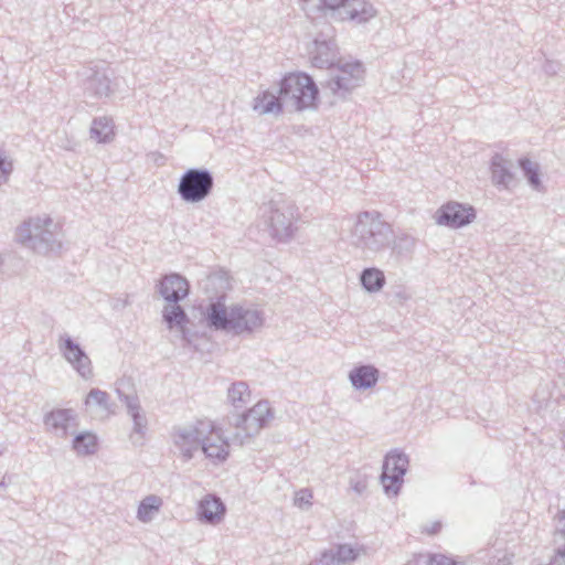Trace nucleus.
<instances>
[{"label":"nucleus","instance_id":"nucleus-1","mask_svg":"<svg viewBox=\"0 0 565 565\" xmlns=\"http://www.w3.org/2000/svg\"><path fill=\"white\" fill-rule=\"evenodd\" d=\"M205 319L211 329L235 335L252 334L265 321L264 312L257 308L235 305L227 309L221 300L207 306Z\"/></svg>","mask_w":565,"mask_h":565},{"label":"nucleus","instance_id":"nucleus-2","mask_svg":"<svg viewBox=\"0 0 565 565\" xmlns=\"http://www.w3.org/2000/svg\"><path fill=\"white\" fill-rule=\"evenodd\" d=\"M393 228L376 211H364L356 215L351 231V243L365 256L385 250L392 242Z\"/></svg>","mask_w":565,"mask_h":565},{"label":"nucleus","instance_id":"nucleus-3","mask_svg":"<svg viewBox=\"0 0 565 565\" xmlns=\"http://www.w3.org/2000/svg\"><path fill=\"white\" fill-rule=\"evenodd\" d=\"M308 15L322 13L335 21L364 23L375 17L376 11L366 0H300Z\"/></svg>","mask_w":565,"mask_h":565},{"label":"nucleus","instance_id":"nucleus-4","mask_svg":"<svg viewBox=\"0 0 565 565\" xmlns=\"http://www.w3.org/2000/svg\"><path fill=\"white\" fill-rule=\"evenodd\" d=\"M279 94L286 108L301 111L316 106L319 90L311 76L291 73L281 79Z\"/></svg>","mask_w":565,"mask_h":565},{"label":"nucleus","instance_id":"nucleus-5","mask_svg":"<svg viewBox=\"0 0 565 565\" xmlns=\"http://www.w3.org/2000/svg\"><path fill=\"white\" fill-rule=\"evenodd\" d=\"M274 418L273 409L268 401H259L252 408L242 415H237L233 424L236 431L232 437V441L239 446L248 443L250 438L258 435L259 431L267 427Z\"/></svg>","mask_w":565,"mask_h":565},{"label":"nucleus","instance_id":"nucleus-6","mask_svg":"<svg viewBox=\"0 0 565 565\" xmlns=\"http://www.w3.org/2000/svg\"><path fill=\"white\" fill-rule=\"evenodd\" d=\"M297 215L296 205L282 199L270 200L264 211L270 235L279 242H287L294 236Z\"/></svg>","mask_w":565,"mask_h":565},{"label":"nucleus","instance_id":"nucleus-7","mask_svg":"<svg viewBox=\"0 0 565 565\" xmlns=\"http://www.w3.org/2000/svg\"><path fill=\"white\" fill-rule=\"evenodd\" d=\"M214 423L210 419H200L192 424L178 425L172 428L171 439L180 455L190 460L200 449L202 438L212 433Z\"/></svg>","mask_w":565,"mask_h":565},{"label":"nucleus","instance_id":"nucleus-8","mask_svg":"<svg viewBox=\"0 0 565 565\" xmlns=\"http://www.w3.org/2000/svg\"><path fill=\"white\" fill-rule=\"evenodd\" d=\"M214 178L211 171L204 168H191L180 178L178 194L186 203L204 201L212 192Z\"/></svg>","mask_w":565,"mask_h":565},{"label":"nucleus","instance_id":"nucleus-9","mask_svg":"<svg viewBox=\"0 0 565 565\" xmlns=\"http://www.w3.org/2000/svg\"><path fill=\"white\" fill-rule=\"evenodd\" d=\"M364 79V68L361 62H348L334 65L330 78L326 82L327 88L333 94L344 97L352 89L361 85Z\"/></svg>","mask_w":565,"mask_h":565},{"label":"nucleus","instance_id":"nucleus-10","mask_svg":"<svg viewBox=\"0 0 565 565\" xmlns=\"http://www.w3.org/2000/svg\"><path fill=\"white\" fill-rule=\"evenodd\" d=\"M408 457L402 451H391L385 456L381 482L388 495H397L407 471Z\"/></svg>","mask_w":565,"mask_h":565},{"label":"nucleus","instance_id":"nucleus-11","mask_svg":"<svg viewBox=\"0 0 565 565\" xmlns=\"http://www.w3.org/2000/svg\"><path fill=\"white\" fill-rule=\"evenodd\" d=\"M57 347L63 358L76 370L85 380L93 376L92 361L81 345L68 334L58 337Z\"/></svg>","mask_w":565,"mask_h":565},{"label":"nucleus","instance_id":"nucleus-12","mask_svg":"<svg viewBox=\"0 0 565 565\" xmlns=\"http://www.w3.org/2000/svg\"><path fill=\"white\" fill-rule=\"evenodd\" d=\"M46 430L57 438L75 435L78 427L77 414L71 408H56L44 416Z\"/></svg>","mask_w":565,"mask_h":565},{"label":"nucleus","instance_id":"nucleus-13","mask_svg":"<svg viewBox=\"0 0 565 565\" xmlns=\"http://www.w3.org/2000/svg\"><path fill=\"white\" fill-rule=\"evenodd\" d=\"M476 218V211L470 205L458 202H448L436 212V222L439 225L459 228L470 224Z\"/></svg>","mask_w":565,"mask_h":565},{"label":"nucleus","instance_id":"nucleus-14","mask_svg":"<svg viewBox=\"0 0 565 565\" xmlns=\"http://www.w3.org/2000/svg\"><path fill=\"white\" fill-rule=\"evenodd\" d=\"M158 294L170 303H179L190 292L189 281L180 274L164 275L157 285Z\"/></svg>","mask_w":565,"mask_h":565},{"label":"nucleus","instance_id":"nucleus-15","mask_svg":"<svg viewBox=\"0 0 565 565\" xmlns=\"http://www.w3.org/2000/svg\"><path fill=\"white\" fill-rule=\"evenodd\" d=\"M54 226V221L50 216H35L24 221L15 232L18 243L26 248H31L33 242L40 238L43 231Z\"/></svg>","mask_w":565,"mask_h":565},{"label":"nucleus","instance_id":"nucleus-16","mask_svg":"<svg viewBox=\"0 0 565 565\" xmlns=\"http://www.w3.org/2000/svg\"><path fill=\"white\" fill-rule=\"evenodd\" d=\"M200 448L214 462L225 461L230 454V443L223 437L222 429L215 425L213 431L202 438Z\"/></svg>","mask_w":565,"mask_h":565},{"label":"nucleus","instance_id":"nucleus-17","mask_svg":"<svg viewBox=\"0 0 565 565\" xmlns=\"http://www.w3.org/2000/svg\"><path fill=\"white\" fill-rule=\"evenodd\" d=\"M83 85L85 94L96 98L108 97L115 92L105 70L89 68Z\"/></svg>","mask_w":565,"mask_h":565},{"label":"nucleus","instance_id":"nucleus-18","mask_svg":"<svg viewBox=\"0 0 565 565\" xmlns=\"http://www.w3.org/2000/svg\"><path fill=\"white\" fill-rule=\"evenodd\" d=\"M312 65L319 68H332L337 58V45L333 39L317 38L310 49Z\"/></svg>","mask_w":565,"mask_h":565},{"label":"nucleus","instance_id":"nucleus-19","mask_svg":"<svg viewBox=\"0 0 565 565\" xmlns=\"http://www.w3.org/2000/svg\"><path fill=\"white\" fill-rule=\"evenodd\" d=\"M225 512V504L214 494L205 495L198 507V518L205 524L216 525L221 523Z\"/></svg>","mask_w":565,"mask_h":565},{"label":"nucleus","instance_id":"nucleus-20","mask_svg":"<svg viewBox=\"0 0 565 565\" xmlns=\"http://www.w3.org/2000/svg\"><path fill=\"white\" fill-rule=\"evenodd\" d=\"M513 168L514 164L511 160L495 153L491 159L492 182L495 185H502L504 189H509L514 181Z\"/></svg>","mask_w":565,"mask_h":565},{"label":"nucleus","instance_id":"nucleus-21","mask_svg":"<svg viewBox=\"0 0 565 565\" xmlns=\"http://www.w3.org/2000/svg\"><path fill=\"white\" fill-rule=\"evenodd\" d=\"M379 370L370 364L353 367L349 373V380L355 390H369L379 381Z\"/></svg>","mask_w":565,"mask_h":565},{"label":"nucleus","instance_id":"nucleus-22","mask_svg":"<svg viewBox=\"0 0 565 565\" xmlns=\"http://www.w3.org/2000/svg\"><path fill=\"white\" fill-rule=\"evenodd\" d=\"M554 541L557 548L550 565H565V508L557 511L553 518Z\"/></svg>","mask_w":565,"mask_h":565},{"label":"nucleus","instance_id":"nucleus-23","mask_svg":"<svg viewBox=\"0 0 565 565\" xmlns=\"http://www.w3.org/2000/svg\"><path fill=\"white\" fill-rule=\"evenodd\" d=\"M61 247L62 243L60 239L58 226L54 223V226L42 232L40 238H36L35 242H33L30 249L39 254H49L60 250Z\"/></svg>","mask_w":565,"mask_h":565},{"label":"nucleus","instance_id":"nucleus-24","mask_svg":"<svg viewBox=\"0 0 565 565\" xmlns=\"http://www.w3.org/2000/svg\"><path fill=\"white\" fill-rule=\"evenodd\" d=\"M162 318L170 330L174 327L178 328L181 332L182 339H186L185 330L189 318L184 309L179 303L169 302V305L164 306L162 310Z\"/></svg>","mask_w":565,"mask_h":565},{"label":"nucleus","instance_id":"nucleus-25","mask_svg":"<svg viewBox=\"0 0 565 565\" xmlns=\"http://www.w3.org/2000/svg\"><path fill=\"white\" fill-rule=\"evenodd\" d=\"M284 103L280 99V94L278 93V96L275 94L265 90L262 94H259L254 99V110L257 111L260 115L265 114H275L278 115L281 113Z\"/></svg>","mask_w":565,"mask_h":565},{"label":"nucleus","instance_id":"nucleus-26","mask_svg":"<svg viewBox=\"0 0 565 565\" xmlns=\"http://www.w3.org/2000/svg\"><path fill=\"white\" fill-rule=\"evenodd\" d=\"M391 254L395 260L399 262L403 258L409 257L415 247L416 238L406 233L393 234L391 245Z\"/></svg>","mask_w":565,"mask_h":565},{"label":"nucleus","instance_id":"nucleus-27","mask_svg":"<svg viewBox=\"0 0 565 565\" xmlns=\"http://www.w3.org/2000/svg\"><path fill=\"white\" fill-rule=\"evenodd\" d=\"M89 134L99 143L110 142L115 137L113 119L107 116L94 118Z\"/></svg>","mask_w":565,"mask_h":565},{"label":"nucleus","instance_id":"nucleus-28","mask_svg":"<svg viewBox=\"0 0 565 565\" xmlns=\"http://www.w3.org/2000/svg\"><path fill=\"white\" fill-rule=\"evenodd\" d=\"M85 405L88 408L98 409L103 415L115 414V403L110 402V396L107 392L99 388H92L86 396Z\"/></svg>","mask_w":565,"mask_h":565},{"label":"nucleus","instance_id":"nucleus-29","mask_svg":"<svg viewBox=\"0 0 565 565\" xmlns=\"http://www.w3.org/2000/svg\"><path fill=\"white\" fill-rule=\"evenodd\" d=\"M162 504V499L156 494L145 497L139 503L137 519L142 523L151 522L156 514L159 513Z\"/></svg>","mask_w":565,"mask_h":565},{"label":"nucleus","instance_id":"nucleus-30","mask_svg":"<svg viewBox=\"0 0 565 565\" xmlns=\"http://www.w3.org/2000/svg\"><path fill=\"white\" fill-rule=\"evenodd\" d=\"M360 281L367 292H377L384 287L386 280L381 269L370 267L362 270Z\"/></svg>","mask_w":565,"mask_h":565},{"label":"nucleus","instance_id":"nucleus-31","mask_svg":"<svg viewBox=\"0 0 565 565\" xmlns=\"http://www.w3.org/2000/svg\"><path fill=\"white\" fill-rule=\"evenodd\" d=\"M227 401L235 408L244 407L250 401L248 384L243 381L232 383L227 388Z\"/></svg>","mask_w":565,"mask_h":565},{"label":"nucleus","instance_id":"nucleus-32","mask_svg":"<svg viewBox=\"0 0 565 565\" xmlns=\"http://www.w3.org/2000/svg\"><path fill=\"white\" fill-rule=\"evenodd\" d=\"M73 449L77 455H93L97 450V437L90 431L76 434L73 438Z\"/></svg>","mask_w":565,"mask_h":565},{"label":"nucleus","instance_id":"nucleus-33","mask_svg":"<svg viewBox=\"0 0 565 565\" xmlns=\"http://www.w3.org/2000/svg\"><path fill=\"white\" fill-rule=\"evenodd\" d=\"M519 166L526 178L529 184L536 191L542 189V182L540 178V164L537 162L531 161L527 158H521L519 160Z\"/></svg>","mask_w":565,"mask_h":565},{"label":"nucleus","instance_id":"nucleus-34","mask_svg":"<svg viewBox=\"0 0 565 565\" xmlns=\"http://www.w3.org/2000/svg\"><path fill=\"white\" fill-rule=\"evenodd\" d=\"M331 550L337 555L338 561L340 559L344 565L353 562L359 555L358 551L349 544H340Z\"/></svg>","mask_w":565,"mask_h":565},{"label":"nucleus","instance_id":"nucleus-35","mask_svg":"<svg viewBox=\"0 0 565 565\" xmlns=\"http://www.w3.org/2000/svg\"><path fill=\"white\" fill-rule=\"evenodd\" d=\"M294 504L302 510L312 505V492L309 489H301L295 493Z\"/></svg>","mask_w":565,"mask_h":565},{"label":"nucleus","instance_id":"nucleus-36","mask_svg":"<svg viewBox=\"0 0 565 565\" xmlns=\"http://www.w3.org/2000/svg\"><path fill=\"white\" fill-rule=\"evenodd\" d=\"M316 565H344L340 559L338 561L337 555L330 548L326 551L321 557L317 561Z\"/></svg>","mask_w":565,"mask_h":565},{"label":"nucleus","instance_id":"nucleus-37","mask_svg":"<svg viewBox=\"0 0 565 565\" xmlns=\"http://www.w3.org/2000/svg\"><path fill=\"white\" fill-rule=\"evenodd\" d=\"M134 422V431L136 434L142 435L145 433V429L147 427V419L143 412H140L138 414H135L131 416Z\"/></svg>","mask_w":565,"mask_h":565},{"label":"nucleus","instance_id":"nucleus-38","mask_svg":"<svg viewBox=\"0 0 565 565\" xmlns=\"http://www.w3.org/2000/svg\"><path fill=\"white\" fill-rule=\"evenodd\" d=\"M11 171L12 162L7 160V158L0 153V184L4 183L8 180V177L11 173Z\"/></svg>","mask_w":565,"mask_h":565},{"label":"nucleus","instance_id":"nucleus-39","mask_svg":"<svg viewBox=\"0 0 565 565\" xmlns=\"http://www.w3.org/2000/svg\"><path fill=\"white\" fill-rule=\"evenodd\" d=\"M426 565H454L455 561L443 555H435L424 561Z\"/></svg>","mask_w":565,"mask_h":565},{"label":"nucleus","instance_id":"nucleus-40","mask_svg":"<svg viewBox=\"0 0 565 565\" xmlns=\"http://www.w3.org/2000/svg\"><path fill=\"white\" fill-rule=\"evenodd\" d=\"M117 393L119 395L120 401L125 403L127 409L140 403L137 395L122 394L119 388H117Z\"/></svg>","mask_w":565,"mask_h":565},{"label":"nucleus","instance_id":"nucleus-41","mask_svg":"<svg viewBox=\"0 0 565 565\" xmlns=\"http://www.w3.org/2000/svg\"><path fill=\"white\" fill-rule=\"evenodd\" d=\"M558 71H559L558 63L547 61L544 65V72L548 75H555V74H557Z\"/></svg>","mask_w":565,"mask_h":565},{"label":"nucleus","instance_id":"nucleus-42","mask_svg":"<svg viewBox=\"0 0 565 565\" xmlns=\"http://www.w3.org/2000/svg\"><path fill=\"white\" fill-rule=\"evenodd\" d=\"M128 414L130 416L135 415V414H138L140 412H142V408H141V405L140 403L135 405V406H131L129 409H127Z\"/></svg>","mask_w":565,"mask_h":565},{"label":"nucleus","instance_id":"nucleus-43","mask_svg":"<svg viewBox=\"0 0 565 565\" xmlns=\"http://www.w3.org/2000/svg\"><path fill=\"white\" fill-rule=\"evenodd\" d=\"M352 488L355 492L362 493L365 489V484L362 482H356L355 484L352 486Z\"/></svg>","mask_w":565,"mask_h":565},{"label":"nucleus","instance_id":"nucleus-44","mask_svg":"<svg viewBox=\"0 0 565 565\" xmlns=\"http://www.w3.org/2000/svg\"><path fill=\"white\" fill-rule=\"evenodd\" d=\"M6 487H7L6 476H0V488H6Z\"/></svg>","mask_w":565,"mask_h":565},{"label":"nucleus","instance_id":"nucleus-45","mask_svg":"<svg viewBox=\"0 0 565 565\" xmlns=\"http://www.w3.org/2000/svg\"><path fill=\"white\" fill-rule=\"evenodd\" d=\"M439 527H440V524H436L435 526H433V530L430 533H436Z\"/></svg>","mask_w":565,"mask_h":565},{"label":"nucleus","instance_id":"nucleus-46","mask_svg":"<svg viewBox=\"0 0 565 565\" xmlns=\"http://www.w3.org/2000/svg\"><path fill=\"white\" fill-rule=\"evenodd\" d=\"M454 565H463V564H459V563L455 562Z\"/></svg>","mask_w":565,"mask_h":565},{"label":"nucleus","instance_id":"nucleus-47","mask_svg":"<svg viewBox=\"0 0 565 565\" xmlns=\"http://www.w3.org/2000/svg\"><path fill=\"white\" fill-rule=\"evenodd\" d=\"M2 455V450H0V456Z\"/></svg>","mask_w":565,"mask_h":565},{"label":"nucleus","instance_id":"nucleus-48","mask_svg":"<svg viewBox=\"0 0 565 565\" xmlns=\"http://www.w3.org/2000/svg\"><path fill=\"white\" fill-rule=\"evenodd\" d=\"M406 565H413V564L408 563V564H406Z\"/></svg>","mask_w":565,"mask_h":565}]
</instances>
